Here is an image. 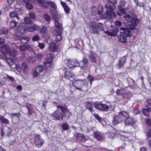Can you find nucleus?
<instances>
[{"mask_svg": "<svg viewBox=\"0 0 151 151\" xmlns=\"http://www.w3.org/2000/svg\"><path fill=\"white\" fill-rule=\"evenodd\" d=\"M90 32L92 34H98L99 30L97 28V24L94 22H91L89 26Z\"/></svg>", "mask_w": 151, "mask_h": 151, "instance_id": "9d476101", "label": "nucleus"}, {"mask_svg": "<svg viewBox=\"0 0 151 151\" xmlns=\"http://www.w3.org/2000/svg\"><path fill=\"white\" fill-rule=\"evenodd\" d=\"M53 19L55 21V27L58 28V31H62V22L61 19V16L59 14L56 15L55 17L52 16Z\"/></svg>", "mask_w": 151, "mask_h": 151, "instance_id": "39448f33", "label": "nucleus"}, {"mask_svg": "<svg viewBox=\"0 0 151 151\" xmlns=\"http://www.w3.org/2000/svg\"><path fill=\"white\" fill-rule=\"evenodd\" d=\"M44 17L46 21L48 22L50 21L51 20L50 17L47 14H44Z\"/></svg>", "mask_w": 151, "mask_h": 151, "instance_id": "3c124183", "label": "nucleus"}, {"mask_svg": "<svg viewBox=\"0 0 151 151\" xmlns=\"http://www.w3.org/2000/svg\"><path fill=\"white\" fill-rule=\"evenodd\" d=\"M45 69L42 65H40L37 66L34 73V76L37 77L40 73L43 71L45 72Z\"/></svg>", "mask_w": 151, "mask_h": 151, "instance_id": "dca6fc26", "label": "nucleus"}, {"mask_svg": "<svg viewBox=\"0 0 151 151\" xmlns=\"http://www.w3.org/2000/svg\"><path fill=\"white\" fill-rule=\"evenodd\" d=\"M126 4L124 0H121L119 4L120 6L124 7Z\"/></svg>", "mask_w": 151, "mask_h": 151, "instance_id": "bf43d9fd", "label": "nucleus"}, {"mask_svg": "<svg viewBox=\"0 0 151 151\" xmlns=\"http://www.w3.org/2000/svg\"><path fill=\"white\" fill-rule=\"evenodd\" d=\"M88 78L90 82V84L91 85L92 83V82L94 80V78L91 76H90V75H89L88 77Z\"/></svg>", "mask_w": 151, "mask_h": 151, "instance_id": "052dcab7", "label": "nucleus"}, {"mask_svg": "<svg viewBox=\"0 0 151 151\" xmlns=\"http://www.w3.org/2000/svg\"><path fill=\"white\" fill-rule=\"evenodd\" d=\"M88 57L92 63L96 62V58L95 53L91 51H90V54L89 55Z\"/></svg>", "mask_w": 151, "mask_h": 151, "instance_id": "5701e85b", "label": "nucleus"}, {"mask_svg": "<svg viewBox=\"0 0 151 151\" xmlns=\"http://www.w3.org/2000/svg\"><path fill=\"white\" fill-rule=\"evenodd\" d=\"M73 76H74L73 73L71 72L68 71H66L65 72L64 76V78L67 79H69L70 78H73Z\"/></svg>", "mask_w": 151, "mask_h": 151, "instance_id": "cd10ccee", "label": "nucleus"}, {"mask_svg": "<svg viewBox=\"0 0 151 151\" xmlns=\"http://www.w3.org/2000/svg\"><path fill=\"white\" fill-rule=\"evenodd\" d=\"M38 2L40 5L44 8H46L47 7V2L48 1H45V0H38Z\"/></svg>", "mask_w": 151, "mask_h": 151, "instance_id": "473e14b6", "label": "nucleus"}, {"mask_svg": "<svg viewBox=\"0 0 151 151\" xmlns=\"http://www.w3.org/2000/svg\"><path fill=\"white\" fill-rule=\"evenodd\" d=\"M24 21L25 23H23L21 25L19 26L18 28L19 30L22 28L23 27H25V26L31 25L32 24V22L28 17H25L24 18Z\"/></svg>", "mask_w": 151, "mask_h": 151, "instance_id": "4468645a", "label": "nucleus"}, {"mask_svg": "<svg viewBox=\"0 0 151 151\" xmlns=\"http://www.w3.org/2000/svg\"><path fill=\"white\" fill-rule=\"evenodd\" d=\"M29 17L30 18L32 19H35V15L33 12H31L29 14Z\"/></svg>", "mask_w": 151, "mask_h": 151, "instance_id": "4d7b16f0", "label": "nucleus"}, {"mask_svg": "<svg viewBox=\"0 0 151 151\" xmlns=\"http://www.w3.org/2000/svg\"><path fill=\"white\" fill-rule=\"evenodd\" d=\"M115 17L116 13L113 11H107L106 12L103 14L102 16V18L104 19H111L112 16Z\"/></svg>", "mask_w": 151, "mask_h": 151, "instance_id": "2eb2a0df", "label": "nucleus"}, {"mask_svg": "<svg viewBox=\"0 0 151 151\" xmlns=\"http://www.w3.org/2000/svg\"><path fill=\"white\" fill-rule=\"evenodd\" d=\"M103 24L101 23H98L97 24V28H98L100 30H103Z\"/></svg>", "mask_w": 151, "mask_h": 151, "instance_id": "6e6d98bb", "label": "nucleus"}, {"mask_svg": "<svg viewBox=\"0 0 151 151\" xmlns=\"http://www.w3.org/2000/svg\"><path fill=\"white\" fill-rule=\"evenodd\" d=\"M115 134L114 133H111L108 134V136L110 138H113L114 137Z\"/></svg>", "mask_w": 151, "mask_h": 151, "instance_id": "680f3d73", "label": "nucleus"}, {"mask_svg": "<svg viewBox=\"0 0 151 151\" xmlns=\"http://www.w3.org/2000/svg\"><path fill=\"white\" fill-rule=\"evenodd\" d=\"M127 57V55L124 56L119 60V63L118 64L119 68L123 66L124 64L125 63Z\"/></svg>", "mask_w": 151, "mask_h": 151, "instance_id": "a878e982", "label": "nucleus"}, {"mask_svg": "<svg viewBox=\"0 0 151 151\" xmlns=\"http://www.w3.org/2000/svg\"><path fill=\"white\" fill-rule=\"evenodd\" d=\"M146 123L148 125H151V119H148L145 120Z\"/></svg>", "mask_w": 151, "mask_h": 151, "instance_id": "e2e57ef3", "label": "nucleus"}, {"mask_svg": "<svg viewBox=\"0 0 151 151\" xmlns=\"http://www.w3.org/2000/svg\"><path fill=\"white\" fill-rule=\"evenodd\" d=\"M95 137L98 140H100L102 139L103 134L100 132L99 131H95L93 133Z\"/></svg>", "mask_w": 151, "mask_h": 151, "instance_id": "a211bd4d", "label": "nucleus"}, {"mask_svg": "<svg viewBox=\"0 0 151 151\" xmlns=\"http://www.w3.org/2000/svg\"><path fill=\"white\" fill-rule=\"evenodd\" d=\"M105 8L109 11H113L115 8V6L114 5L112 4H111L110 3H107L105 5Z\"/></svg>", "mask_w": 151, "mask_h": 151, "instance_id": "412c9836", "label": "nucleus"}, {"mask_svg": "<svg viewBox=\"0 0 151 151\" xmlns=\"http://www.w3.org/2000/svg\"><path fill=\"white\" fill-rule=\"evenodd\" d=\"M67 66L69 68H73L75 66V60L69 59L67 60Z\"/></svg>", "mask_w": 151, "mask_h": 151, "instance_id": "aec40b11", "label": "nucleus"}, {"mask_svg": "<svg viewBox=\"0 0 151 151\" xmlns=\"http://www.w3.org/2000/svg\"><path fill=\"white\" fill-rule=\"evenodd\" d=\"M47 6L50 5V13L52 16L55 17L57 15L59 14L57 11V6L54 2L51 1L47 2Z\"/></svg>", "mask_w": 151, "mask_h": 151, "instance_id": "423d86ee", "label": "nucleus"}, {"mask_svg": "<svg viewBox=\"0 0 151 151\" xmlns=\"http://www.w3.org/2000/svg\"><path fill=\"white\" fill-rule=\"evenodd\" d=\"M34 142L36 146L40 148L44 142V141L41 138L40 135H37L34 138Z\"/></svg>", "mask_w": 151, "mask_h": 151, "instance_id": "9b49d317", "label": "nucleus"}, {"mask_svg": "<svg viewBox=\"0 0 151 151\" xmlns=\"http://www.w3.org/2000/svg\"><path fill=\"white\" fill-rule=\"evenodd\" d=\"M6 127L7 128V129L8 130V133L7 134V135L8 136H9L11 134L12 130V129L8 127Z\"/></svg>", "mask_w": 151, "mask_h": 151, "instance_id": "13d9d810", "label": "nucleus"}, {"mask_svg": "<svg viewBox=\"0 0 151 151\" xmlns=\"http://www.w3.org/2000/svg\"><path fill=\"white\" fill-rule=\"evenodd\" d=\"M10 115L12 118V121L13 122H14V119L16 118L18 120H19L21 116L20 114L19 113L10 114Z\"/></svg>", "mask_w": 151, "mask_h": 151, "instance_id": "bb28decb", "label": "nucleus"}, {"mask_svg": "<svg viewBox=\"0 0 151 151\" xmlns=\"http://www.w3.org/2000/svg\"><path fill=\"white\" fill-rule=\"evenodd\" d=\"M115 24L118 26H120L121 25V23L120 22L118 21H116L115 22Z\"/></svg>", "mask_w": 151, "mask_h": 151, "instance_id": "338daca9", "label": "nucleus"}, {"mask_svg": "<svg viewBox=\"0 0 151 151\" xmlns=\"http://www.w3.org/2000/svg\"><path fill=\"white\" fill-rule=\"evenodd\" d=\"M76 137L78 139L81 141L82 142H84L86 141L85 137L81 134H78L77 136L76 135Z\"/></svg>", "mask_w": 151, "mask_h": 151, "instance_id": "f704fd0d", "label": "nucleus"}, {"mask_svg": "<svg viewBox=\"0 0 151 151\" xmlns=\"http://www.w3.org/2000/svg\"><path fill=\"white\" fill-rule=\"evenodd\" d=\"M49 50L50 51H56L57 50V47L56 44L54 42H51L49 45Z\"/></svg>", "mask_w": 151, "mask_h": 151, "instance_id": "4be33fe9", "label": "nucleus"}, {"mask_svg": "<svg viewBox=\"0 0 151 151\" xmlns=\"http://www.w3.org/2000/svg\"><path fill=\"white\" fill-rule=\"evenodd\" d=\"M8 30L6 28H2L0 30V35L6 34L7 33Z\"/></svg>", "mask_w": 151, "mask_h": 151, "instance_id": "a18cd8bd", "label": "nucleus"}, {"mask_svg": "<svg viewBox=\"0 0 151 151\" xmlns=\"http://www.w3.org/2000/svg\"><path fill=\"white\" fill-rule=\"evenodd\" d=\"M47 31V27L45 26L42 25V28L40 29V32L42 34H44Z\"/></svg>", "mask_w": 151, "mask_h": 151, "instance_id": "4c0bfd02", "label": "nucleus"}, {"mask_svg": "<svg viewBox=\"0 0 151 151\" xmlns=\"http://www.w3.org/2000/svg\"><path fill=\"white\" fill-rule=\"evenodd\" d=\"M118 9L120 11L121 13L122 14H124L125 13V10L124 8L121 7L120 6H118Z\"/></svg>", "mask_w": 151, "mask_h": 151, "instance_id": "8fccbe9b", "label": "nucleus"}, {"mask_svg": "<svg viewBox=\"0 0 151 151\" xmlns=\"http://www.w3.org/2000/svg\"><path fill=\"white\" fill-rule=\"evenodd\" d=\"M40 28L39 26H37L35 24H34L32 26L29 25L25 26V27H22L20 30L23 32H24L25 31H27L29 32H33L36 30H38Z\"/></svg>", "mask_w": 151, "mask_h": 151, "instance_id": "0eeeda50", "label": "nucleus"}, {"mask_svg": "<svg viewBox=\"0 0 151 151\" xmlns=\"http://www.w3.org/2000/svg\"><path fill=\"white\" fill-rule=\"evenodd\" d=\"M36 57L38 59H41L43 57V55L41 53H39L36 55Z\"/></svg>", "mask_w": 151, "mask_h": 151, "instance_id": "864d4df0", "label": "nucleus"}, {"mask_svg": "<svg viewBox=\"0 0 151 151\" xmlns=\"http://www.w3.org/2000/svg\"><path fill=\"white\" fill-rule=\"evenodd\" d=\"M28 109V114L29 115L31 114L32 113V105L29 104H27L25 106Z\"/></svg>", "mask_w": 151, "mask_h": 151, "instance_id": "7c9ffc66", "label": "nucleus"}, {"mask_svg": "<svg viewBox=\"0 0 151 151\" xmlns=\"http://www.w3.org/2000/svg\"><path fill=\"white\" fill-rule=\"evenodd\" d=\"M147 104L146 106V109H143L142 112L143 114L146 116L149 114V111H151V99L147 100Z\"/></svg>", "mask_w": 151, "mask_h": 151, "instance_id": "f8f14e48", "label": "nucleus"}, {"mask_svg": "<svg viewBox=\"0 0 151 151\" xmlns=\"http://www.w3.org/2000/svg\"><path fill=\"white\" fill-rule=\"evenodd\" d=\"M58 109L52 113V116L58 120H61L66 116L70 115V112L62 106H58Z\"/></svg>", "mask_w": 151, "mask_h": 151, "instance_id": "7ed1b4c3", "label": "nucleus"}, {"mask_svg": "<svg viewBox=\"0 0 151 151\" xmlns=\"http://www.w3.org/2000/svg\"><path fill=\"white\" fill-rule=\"evenodd\" d=\"M103 7L101 5H99L98 7V14H101L103 12Z\"/></svg>", "mask_w": 151, "mask_h": 151, "instance_id": "49530a36", "label": "nucleus"}, {"mask_svg": "<svg viewBox=\"0 0 151 151\" xmlns=\"http://www.w3.org/2000/svg\"><path fill=\"white\" fill-rule=\"evenodd\" d=\"M61 4L63 7L64 11L66 13H68L69 11V8L68 6L63 1L61 2Z\"/></svg>", "mask_w": 151, "mask_h": 151, "instance_id": "2f4dec72", "label": "nucleus"}, {"mask_svg": "<svg viewBox=\"0 0 151 151\" xmlns=\"http://www.w3.org/2000/svg\"><path fill=\"white\" fill-rule=\"evenodd\" d=\"M84 104L86 108L88 109L91 108L92 107L91 103L87 101L85 102Z\"/></svg>", "mask_w": 151, "mask_h": 151, "instance_id": "37998d69", "label": "nucleus"}, {"mask_svg": "<svg viewBox=\"0 0 151 151\" xmlns=\"http://www.w3.org/2000/svg\"><path fill=\"white\" fill-rule=\"evenodd\" d=\"M124 120L126 125L132 126L136 123L134 119L129 117L128 114L125 111L119 112L118 115H115L113 117V123L114 125L122 123Z\"/></svg>", "mask_w": 151, "mask_h": 151, "instance_id": "f03ea898", "label": "nucleus"}, {"mask_svg": "<svg viewBox=\"0 0 151 151\" xmlns=\"http://www.w3.org/2000/svg\"><path fill=\"white\" fill-rule=\"evenodd\" d=\"M8 53L10 56L12 57H14L17 54V51L15 50H13L10 51L9 50Z\"/></svg>", "mask_w": 151, "mask_h": 151, "instance_id": "79ce46f5", "label": "nucleus"}, {"mask_svg": "<svg viewBox=\"0 0 151 151\" xmlns=\"http://www.w3.org/2000/svg\"><path fill=\"white\" fill-rule=\"evenodd\" d=\"M62 128L64 130H67L68 129V126L66 123H64L62 124Z\"/></svg>", "mask_w": 151, "mask_h": 151, "instance_id": "603ef678", "label": "nucleus"}, {"mask_svg": "<svg viewBox=\"0 0 151 151\" xmlns=\"http://www.w3.org/2000/svg\"><path fill=\"white\" fill-rule=\"evenodd\" d=\"M118 29L117 28H115L110 31H104V33L110 36H115L117 34Z\"/></svg>", "mask_w": 151, "mask_h": 151, "instance_id": "f3484780", "label": "nucleus"}, {"mask_svg": "<svg viewBox=\"0 0 151 151\" xmlns=\"http://www.w3.org/2000/svg\"><path fill=\"white\" fill-rule=\"evenodd\" d=\"M147 138L148 137H151V129H149L147 132Z\"/></svg>", "mask_w": 151, "mask_h": 151, "instance_id": "0e129e2a", "label": "nucleus"}, {"mask_svg": "<svg viewBox=\"0 0 151 151\" xmlns=\"http://www.w3.org/2000/svg\"><path fill=\"white\" fill-rule=\"evenodd\" d=\"M9 17L11 18L16 17L18 19H19V17L17 16V12H11L9 14Z\"/></svg>", "mask_w": 151, "mask_h": 151, "instance_id": "e433bc0d", "label": "nucleus"}, {"mask_svg": "<svg viewBox=\"0 0 151 151\" xmlns=\"http://www.w3.org/2000/svg\"><path fill=\"white\" fill-rule=\"evenodd\" d=\"M30 46L28 45H22L19 47V50L21 51H23L29 49Z\"/></svg>", "mask_w": 151, "mask_h": 151, "instance_id": "72a5a7b5", "label": "nucleus"}, {"mask_svg": "<svg viewBox=\"0 0 151 151\" xmlns=\"http://www.w3.org/2000/svg\"><path fill=\"white\" fill-rule=\"evenodd\" d=\"M22 69L23 73L26 74L28 71V68L27 64L25 63H23L22 64Z\"/></svg>", "mask_w": 151, "mask_h": 151, "instance_id": "c85d7f7f", "label": "nucleus"}, {"mask_svg": "<svg viewBox=\"0 0 151 151\" xmlns=\"http://www.w3.org/2000/svg\"><path fill=\"white\" fill-rule=\"evenodd\" d=\"M124 90L123 89H118L116 91V93L117 95H122L123 96V95L124 93Z\"/></svg>", "mask_w": 151, "mask_h": 151, "instance_id": "a19ab883", "label": "nucleus"}, {"mask_svg": "<svg viewBox=\"0 0 151 151\" xmlns=\"http://www.w3.org/2000/svg\"><path fill=\"white\" fill-rule=\"evenodd\" d=\"M125 19L129 24H127L126 27H121L120 29L123 30L121 32L120 34L118 36V38L119 42L124 43L126 42V37H132L134 38V35H133L132 32H138V29H135L137 26L136 21L135 19H133L131 15L129 14H126L124 16Z\"/></svg>", "mask_w": 151, "mask_h": 151, "instance_id": "f257e3e1", "label": "nucleus"}, {"mask_svg": "<svg viewBox=\"0 0 151 151\" xmlns=\"http://www.w3.org/2000/svg\"><path fill=\"white\" fill-rule=\"evenodd\" d=\"M55 32L57 34L55 36V40L57 42H59L62 39V37L61 35L62 31H58V30H56Z\"/></svg>", "mask_w": 151, "mask_h": 151, "instance_id": "b1692460", "label": "nucleus"}, {"mask_svg": "<svg viewBox=\"0 0 151 151\" xmlns=\"http://www.w3.org/2000/svg\"><path fill=\"white\" fill-rule=\"evenodd\" d=\"M36 60V59L34 57H29L28 58V61L30 63H34Z\"/></svg>", "mask_w": 151, "mask_h": 151, "instance_id": "c03bdc74", "label": "nucleus"}, {"mask_svg": "<svg viewBox=\"0 0 151 151\" xmlns=\"http://www.w3.org/2000/svg\"><path fill=\"white\" fill-rule=\"evenodd\" d=\"M52 55L49 54L47 55L46 61L44 63V65L46 67H52L53 64L52 63Z\"/></svg>", "mask_w": 151, "mask_h": 151, "instance_id": "ddd939ff", "label": "nucleus"}, {"mask_svg": "<svg viewBox=\"0 0 151 151\" xmlns=\"http://www.w3.org/2000/svg\"><path fill=\"white\" fill-rule=\"evenodd\" d=\"M0 121L3 124H8L9 123V120L7 119L1 115H0Z\"/></svg>", "mask_w": 151, "mask_h": 151, "instance_id": "c756f323", "label": "nucleus"}, {"mask_svg": "<svg viewBox=\"0 0 151 151\" xmlns=\"http://www.w3.org/2000/svg\"><path fill=\"white\" fill-rule=\"evenodd\" d=\"M40 37L38 35L34 36L32 38V40L33 41H38L40 40Z\"/></svg>", "mask_w": 151, "mask_h": 151, "instance_id": "09e8293b", "label": "nucleus"}, {"mask_svg": "<svg viewBox=\"0 0 151 151\" xmlns=\"http://www.w3.org/2000/svg\"><path fill=\"white\" fill-rule=\"evenodd\" d=\"M15 68L19 72H20L21 71V69L19 66L18 65H16L15 66Z\"/></svg>", "mask_w": 151, "mask_h": 151, "instance_id": "69168bd1", "label": "nucleus"}, {"mask_svg": "<svg viewBox=\"0 0 151 151\" xmlns=\"http://www.w3.org/2000/svg\"><path fill=\"white\" fill-rule=\"evenodd\" d=\"M132 96V94L130 92L124 93L123 95V97L126 99L130 98Z\"/></svg>", "mask_w": 151, "mask_h": 151, "instance_id": "58836bf2", "label": "nucleus"}, {"mask_svg": "<svg viewBox=\"0 0 151 151\" xmlns=\"http://www.w3.org/2000/svg\"><path fill=\"white\" fill-rule=\"evenodd\" d=\"M94 117L99 122H100L102 120L101 118L96 114H93Z\"/></svg>", "mask_w": 151, "mask_h": 151, "instance_id": "de8ad7c7", "label": "nucleus"}, {"mask_svg": "<svg viewBox=\"0 0 151 151\" xmlns=\"http://www.w3.org/2000/svg\"><path fill=\"white\" fill-rule=\"evenodd\" d=\"M26 3V6L27 8L29 9H32L33 8L32 5L29 4V2L32 3L34 0H23Z\"/></svg>", "mask_w": 151, "mask_h": 151, "instance_id": "393cba45", "label": "nucleus"}, {"mask_svg": "<svg viewBox=\"0 0 151 151\" xmlns=\"http://www.w3.org/2000/svg\"><path fill=\"white\" fill-rule=\"evenodd\" d=\"M4 59L6 60V61L9 65H12L14 63V62L13 60L9 58H6L5 56L4 57Z\"/></svg>", "mask_w": 151, "mask_h": 151, "instance_id": "c9c22d12", "label": "nucleus"}, {"mask_svg": "<svg viewBox=\"0 0 151 151\" xmlns=\"http://www.w3.org/2000/svg\"><path fill=\"white\" fill-rule=\"evenodd\" d=\"M93 106L96 109L104 111H106L109 109V107L107 105L98 102L94 103Z\"/></svg>", "mask_w": 151, "mask_h": 151, "instance_id": "1a4fd4ad", "label": "nucleus"}, {"mask_svg": "<svg viewBox=\"0 0 151 151\" xmlns=\"http://www.w3.org/2000/svg\"><path fill=\"white\" fill-rule=\"evenodd\" d=\"M88 62L87 59L85 58H83L82 60L79 62H76V67L79 66L81 69L86 70L87 68Z\"/></svg>", "mask_w": 151, "mask_h": 151, "instance_id": "6e6552de", "label": "nucleus"}, {"mask_svg": "<svg viewBox=\"0 0 151 151\" xmlns=\"http://www.w3.org/2000/svg\"><path fill=\"white\" fill-rule=\"evenodd\" d=\"M17 24V22L14 20L11 21L10 22V28L14 27Z\"/></svg>", "mask_w": 151, "mask_h": 151, "instance_id": "ea45409f", "label": "nucleus"}, {"mask_svg": "<svg viewBox=\"0 0 151 151\" xmlns=\"http://www.w3.org/2000/svg\"><path fill=\"white\" fill-rule=\"evenodd\" d=\"M0 49L1 52L5 55L8 53L10 48L9 46L5 45L1 47Z\"/></svg>", "mask_w": 151, "mask_h": 151, "instance_id": "6ab92c4d", "label": "nucleus"}, {"mask_svg": "<svg viewBox=\"0 0 151 151\" xmlns=\"http://www.w3.org/2000/svg\"><path fill=\"white\" fill-rule=\"evenodd\" d=\"M109 3H111L112 4L114 5L116 2V0H107Z\"/></svg>", "mask_w": 151, "mask_h": 151, "instance_id": "774afa93", "label": "nucleus"}, {"mask_svg": "<svg viewBox=\"0 0 151 151\" xmlns=\"http://www.w3.org/2000/svg\"><path fill=\"white\" fill-rule=\"evenodd\" d=\"M38 47L40 49H42L44 48L45 45L43 43L39 42Z\"/></svg>", "mask_w": 151, "mask_h": 151, "instance_id": "5fc2aeb1", "label": "nucleus"}, {"mask_svg": "<svg viewBox=\"0 0 151 151\" xmlns=\"http://www.w3.org/2000/svg\"><path fill=\"white\" fill-rule=\"evenodd\" d=\"M22 30H18L16 31L15 33V36L17 37V40H21V42L22 44H25L27 43L29 40V37H24V34Z\"/></svg>", "mask_w": 151, "mask_h": 151, "instance_id": "20e7f679", "label": "nucleus"}]
</instances>
